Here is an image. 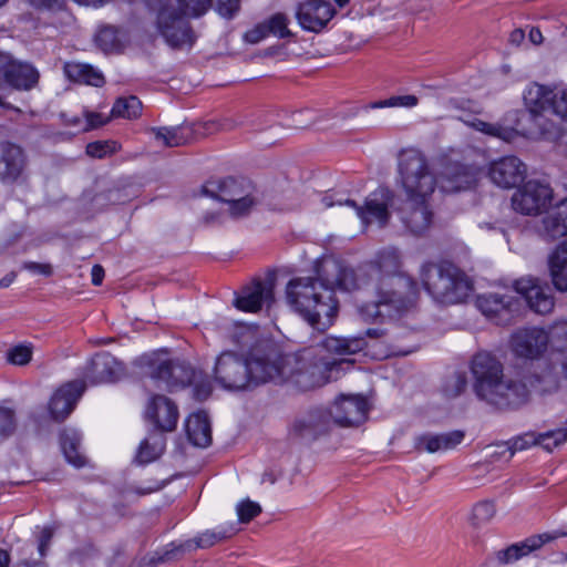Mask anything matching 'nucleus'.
Returning a JSON list of instances; mask_svg holds the SVG:
<instances>
[{"label": "nucleus", "mask_w": 567, "mask_h": 567, "mask_svg": "<svg viewBox=\"0 0 567 567\" xmlns=\"http://www.w3.org/2000/svg\"><path fill=\"white\" fill-rule=\"evenodd\" d=\"M359 287L355 272L333 257L316 262L315 276L291 278L286 286V302L312 328L328 329L338 312L334 291Z\"/></svg>", "instance_id": "f03ea898"}, {"label": "nucleus", "mask_w": 567, "mask_h": 567, "mask_svg": "<svg viewBox=\"0 0 567 567\" xmlns=\"http://www.w3.org/2000/svg\"><path fill=\"white\" fill-rule=\"evenodd\" d=\"M464 433L451 431L446 433H425L415 437V447L427 453L446 452L462 443Z\"/></svg>", "instance_id": "bb28decb"}, {"label": "nucleus", "mask_w": 567, "mask_h": 567, "mask_svg": "<svg viewBox=\"0 0 567 567\" xmlns=\"http://www.w3.org/2000/svg\"><path fill=\"white\" fill-rule=\"evenodd\" d=\"M274 301V285L269 281L257 280L243 288L235 298L234 306L245 312H257L262 306Z\"/></svg>", "instance_id": "412c9836"}, {"label": "nucleus", "mask_w": 567, "mask_h": 567, "mask_svg": "<svg viewBox=\"0 0 567 567\" xmlns=\"http://www.w3.org/2000/svg\"><path fill=\"white\" fill-rule=\"evenodd\" d=\"M267 35H269V32H268L267 25L264 21V22L257 24L251 30H248L245 33L244 38L247 42L255 44V43H258L261 40H264Z\"/></svg>", "instance_id": "864d4df0"}, {"label": "nucleus", "mask_w": 567, "mask_h": 567, "mask_svg": "<svg viewBox=\"0 0 567 567\" xmlns=\"http://www.w3.org/2000/svg\"><path fill=\"white\" fill-rule=\"evenodd\" d=\"M396 186L403 199H432L439 179L421 151L405 148L400 152Z\"/></svg>", "instance_id": "0eeeda50"}, {"label": "nucleus", "mask_w": 567, "mask_h": 567, "mask_svg": "<svg viewBox=\"0 0 567 567\" xmlns=\"http://www.w3.org/2000/svg\"><path fill=\"white\" fill-rule=\"evenodd\" d=\"M86 154L90 157L102 158L106 154V143L105 142H92L86 146Z\"/></svg>", "instance_id": "052dcab7"}, {"label": "nucleus", "mask_w": 567, "mask_h": 567, "mask_svg": "<svg viewBox=\"0 0 567 567\" xmlns=\"http://www.w3.org/2000/svg\"><path fill=\"white\" fill-rule=\"evenodd\" d=\"M238 10L239 0H216V11L224 18H233Z\"/></svg>", "instance_id": "603ef678"}, {"label": "nucleus", "mask_w": 567, "mask_h": 567, "mask_svg": "<svg viewBox=\"0 0 567 567\" xmlns=\"http://www.w3.org/2000/svg\"><path fill=\"white\" fill-rule=\"evenodd\" d=\"M269 34H274L278 38H286L290 35L288 29L289 19L284 13H275L268 20L265 21Z\"/></svg>", "instance_id": "37998d69"}, {"label": "nucleus", "mask_w": 567, "mask_h": 567, "mask_svg": "<svg viewBox=\"0 0 567 567\" xmlns=\"http://www.w3.org/2000/svg\"><path fill=\"white\" fill-rule=\"evenodd\" d=\"M420 278L427 293L441 303L463 302L473 291L468 276L449 261L423 264Z\"/></svg>", "instance_id": "423d86ee"}, {"label": "nucleus", "mask_w": 567, "mask_h": 567, "mask_svg": "<svg viewBox=\"0 0 567 567\" xmlns=\"http://www.w3.org/2000/svg\"><path fill=\"white\" fill-rule=\"evenodd\" d=\"M125 374V368L122 363L117 362L115 359L109 361V382H114L120 380Z\"/></svg>", "instance_id": "bf43d9fd"}, {"label": "nucleus", "mask_w": 567, "mask_h": 567, "mask_svg": "<svg viewBox=\"0 0 567 567\" xmlns=\"http://www.w3.org/2000/svg\"><path fill=\"white\" fill-rule=\"evenodd\" d=\"M142 363L147 368L150 379L158 389L173 391L193 385L194 396L198 401L206 400L212 393V384L202 372L195 371L185 362L171 360L164 351L144 355Z\"/></svg>", "instance_id": "39448f33"}, {"label": "nucleus", "mask_w": 567, "mask_h": 567, "mask_svg": "<svg viewBox=\"0 0 567 567\" xmlns=\"http://www.w3.org/2000/svg\"><path fill=\"white\" fill-rule=\"evenodd\" d=\"M553 284L559 291L567 290V241L561 243L549 257Z\"/></svg>", "instance_id": "2f4dec72"}, {"label": "nucleus", "mask_w": 567, "mask_h": 567, "mask_svg": "<svg viewBox=\"0 0 567 567\" xmlns=\"http://www.w3.org/2000/svg\"><path fill=\"white\" fill-rule=\"evenodd\" d=\"M153 491H154V488H152V487L135 488V489L131 488V489L127 491L126 498L131 499L134 495H136V496L147 495V494H151Z\"/></svg>", "instance_id": "774afa93"}, {"label": "nucleus", "mask_w": 567, "mask_h": 567, "mask_svg": "<svg viewBox=\"0 0 567 567\" xmlns=\"http://www.w3.org/2000/svg\"><path fill=\"white\" fill-rule=\"evenodd\" d=\"M553 198L551 188L539 182L529 181L512 197L516 212L524 215H536L545 210Z\"/></svg>", "instance_id": "f8f14e48"}, {"label": "nucleus", "mask_w": 567, "mask_h": 567, "mask_svg": "<svg viewBox=\"0 0 567 567\" xmlns=\"http://www.w3.org/2000/svg\"><path fill=\"white\" fill-rule=\"evenodd\" d=\"M399 215L404 226L414 235L426 231L433 220L431 199H403Z\"/></svg>", "instance_id": "aec40b11"}, {"label": "nucleus", "mask_w": 567, "mask_h": 567, "mask_svg": "<svg viewBox=\"0 0 567 567\" xmlns=\"http://www.w3.org/2000/svg\"><path fill=\"white\" fill-rule=\"evenodd\" d=\"M33 353V347L27 343H20L11 347L6 354L9 363L14 365H27Z\"/></svg>", "instance_id": "79ce46f5"}, {"label": "nucleus", "mask_w": 567, "mask_h": 567, "mask_svg": "<svg viewBox=\"0 0 567 567\" xmlns=\"http://www.w3.org/2000/svg\"><path fill=\"white\" fill-rule=\"evenodd\" d=\"M185 430L193 445L207 447L212 443L210 421L206 412L192 413L185 421Z\"/></svg>", "instance_id": "c85d7f7f"}, {"label": "nucleus", "mask_w": 567, "mask_h": 567, "mask_svg": "<svg viewBox=\"0 0 567 567\" xmlns=\"http://www.w3.org/2000/svg\"><path fill=\"white\" fill-rule=\"evenodd\" d=\"M473 389L477 398L499 409L519 408L534 392L528 378L530 372L514 380L504 375V364L489 351H480L471 360Z\"/></svg>", "instance_id": "20e7f679"}, {"label": "nucleus", "mask_w": 567, "mask_h": 567, "mask_svg": "<svg viewBox=\"0 0 567 567\" xmlns=\"http://www.w3.org/2000/svg\"><path fill=\"white\" fill-rule=\"evenodd\" d=\"M563 375L567 378V353L558 352L549 360L537 362L528 381L534 392L544 394L556 391Z\"/></svg>", "instance_id": "9b49d317"}, {"label": "nucleus", "mask_w": 567, "mask_h": 567, "mask_svg": "<svg viewBox=\"0 0 567 567\" xmlns=\"http://www.w3.org/2000/svg\"><path fill=\"white\" fill-rule=\"evenodd\" d=\"M538 445L544 450L551 452L567 441V429L559 427L537 434Z\"/></svg>", "instance_id": "a19ab883"}, {"label": "nucleus", "mask_w": 567, "mask_h": 567, "mask_svg": "<svg viewBox=\"0 0 567 567\" xmlns=\"http://www.w3.org/2000/svg\"><path fill=\"white\" fill-rule=\"evenodd\" d=\"M419 103V99L415 95L406 94V95H396L389 97V105L393 107H406L412 109L416 106Z\"/></svg>", "instance_id": "5fc2aeb1"}, {"label": "nucleus", "mask_w": 567, "mask_h": 567, "mask_svg": "<svg viewBox=\"0 0 567 567\" xmlns=\"http://www.w3.org/2000/svg\"><path fill=\"white\" fill-rule=\"evenodd\" d=\"M551 113L567 121V89H558L555 91Z\"/></svg>", "instance_id": "8fccbe9b"}, {"label": "nucleus", "mask_w": 567, "mask_h": 567, "mask_svg": "<svg viewBox=\"0 0 567 567\" xmlns=\"http://www.w3.org/2000/svg\"><path fill=\"white\" fill-rule=\"evenodd\" d=\"M202 190L204 195L227 205V212L234 218L246 216L256 203L252 197V187L245 179L228 177L209 181Z\"/></svg>", "instance_id": "9d476101"}, {"label": "nucleus", "mask_w": 567, "mask_h": 567, "mask_svg": "<svg viewBox=\"0 0 567 567\" xmlns=\"http://www.w3.org/2000/svg\"><path fill=\"white\" fill-rule=\"evenodd\" d=\"M81 434L74 429H64L60 435V444L66 461L81 467L85 463V457L80 452Z\"/></svg>", "instance_id": "72a5a7b5"}, {"label": "nucleus", "mask_w": 567, "mask_h": 567, "mask_svg": "<svg viewBox=\"0 0 567 567\" xmlns=\"http://www.w3.org/2000/svg\"><path fill=\"white\" fill-rule=\"evenodd\" d=\"M63 71L70 81L76 83L102 86L105 81L102 71L86 63L66 62Z\"/></svg>", "instance_id": "c756f323"}, {"label": "nucleus", "mask_w": 567, "mask_h": 567, "mask_svg": "<svg viewBox=\"0 0 567 567\" xmlns=\"http://www.w3.org/2000/svg\"><path fill=\"white\" fill-rule=\"evenodd\" d=\"M550 537L547 534L544 535H534L530 536L523 542L513 544L505 549L498 550L495 554V561L497 566L506 565L514 563L534 550L539 549L545 543H547Z\"/></svg>", "instance_id": "cd10ccee"}, {"label": "nucleus", "mask_w": 567, "mask_h": 567, "mask_svg": "<svg viewBox=\"0 0 567 567\" xmlns=\"http://www.w3.org/2000/svg\"><path fill=\"white\" fill-rule=\"evenodd\" d=\"M401 256L393 247L384 248L362 270L358 288L372 289L375 299L359 307L365 321L401 316L415 307L419 290L416 282L401 271Z\"/></svg>", "instance_id": "7ed1b4c3"}, {"label": "nucleus", "mask_w": 567, "mask_h": 567, "mask_svg": "<svg viewBox=\"0 0 567 567\" xmlns=\"http://www.w3.org/2000/svg\"><path fill=\"white\" fill-rule=\"evenodd\" d=\"M544 234L551 238L567 235V197L558 202L543 219Z\"/></svg>", "instance_id": "7c9ffc66"}, {"label": "nucleus", "mask_w": 567, "mask_h": 567, "mask_svg": "<svg viewBox=\"0 0 567 567\" xmlns=\"http://www.w3.org/2000/svg\"><path fill=\"white\" fill-rule=\"evenodd\" d=\"M533 445H538L537 433L527 432L511 440L506 451L509 453V457H512L515 452L526 450Z\"/></svg>", "instance_id": "c03bdc74"}, {"label": "nucleus", "mask_w": 567, "mask_h": 567, "mask_svg": "<svg viewBox=\"0 0 567 567\" xmlns=\"http://www.w3.org/2000/svg\"><path fill=\"white\" fill-rule=\"evenodd\" d=\"M496 513L493 502L483 501L477 503L473 508V519L476 524H484L489 522Z\"/></svg>", "instance_id": "49530a36"}, {"label": "nucleus", "mask_w": 567, "mask_h": 567, "mask_svg": "<svg viewBox=\"0 0 567 567\" xmlns=\"http://www.w3.org/2000/svg\"><path fill=\"white\" fill-rule=\"evenodd\" d=\"M178 9L173 4H163L157 13V30L165 42L174 48H190L196 35L192 30L187 17L203 16L210 7V0H177Z\"/></svg>", "instance_id": "6e6552de"}, {"label": "nucleus", "mask_w": 567, "mask_h": 567, "mask_svg": "<svg viewBox=\"0 0 567 567\" xmlns=\"http://www.w3.org/2000/svg\"><path fill=\"white\" fill-rule=\"evenodd\" d=\"M86 389L84 380L62 384L51 396L48 409L54 422H63L75 409Z\"/></svg>", "instance_id": "4468645a"}, {"label": "nucleus", "mask_w": 567, "mask_h": 567, "mask_svg": "<svg viewBox=\"0 0 567 567\" xmlns=\"http://www.w3.org/2000/svg\"><path fill=\"white\" fill-rule=\"evenodd\" d=\"M39 81V72L27 62L14 60L12 74L9 75L8 86L17 90H31Z\"/></svg>", "instance_id": "473e14b6"}, {"label": "nucleus", "mask_w": 567, "mask_h": 567, "mask_svg": "<svg viewBox=\"0 0 567 567\" xmlns=\"http://www.w3.org/2000/svg\"><path fill=\"white\" fill-rule=\"evenodd\" d=\"M364 347L365 340L362 337L329 336L320 343L297 353L270 351L246 360L236 352L224 351L216 359L214 379L229 391L250 389L266 382H291L300 390H308L338 379L340 368L351 363L330 355H352Z\"/></svg>", "instance_id": "f257e3e1"}, {"label": "nucleus", "mask_w": 567, "mask_h": 567, "mask_svg": "<svg viewBox=\"0 0 567 567\" xmlns=\"http://www.w3.org/2000/svg\"><path fill=\"white\" fill-rule=\"evenodd\" d=\"M330 414L327 409L317 408L298 416L291 424L289 434L293 439L312 442L327 434L331 429Z\"/></svg>", "instance_id": "ddd939ff"}, {"label": "nucleus", "mask_w": 567, "mask_h": 567, "mask_svg": "<svg viewBox=\"0 0 567 567\" xmlns=\"http://www.w3.org/2000/svg\"><path fill=\"white\" fill-rule=\"evenodd\" d=\"M391 200L392 192L384 187L372 192L367 197L364 206H359L354 200L337 192H328L321 198L324 208L333 206H347L352 208L365 226L373 223H377L379 226H384L390 218L389 205Z\"/></svg>", "instance_id": "1a4fd4ad"}, {"label": "nucleus", "mask_w": 567, "mask_h": 567, "mask_svg": "<svg viewBox=\"0 0 567 567\" xmlns=\"http://www.w3.org/2000/svg\"><path fill=\"white\" fill-rule=\"evenodd\" d=\"M514 288L536 313L546 315L553 310L555 302L550 290L539 286L535 279H517L514 282Z\"/></svg>", "instance_id": "4be33fe9"}, {"label": "nucleus", "mask_w": 567, "mask_h": 567, "mask_svg": "<svg viewBox=\"0 0 567 567\" xmlns=\"http://www.w3.org/2000/svg\"><path fill=\"white\" fill-rule=\"evenodd\" d=\"M556 87L538 83L529 84L524 91V103L530 117L538 122L539 117L551 112ZM540 127V123H537Z\"/></svg>", "instance_id": "b1692460"}, {"label": "nucleus", "mask_w": 567, "mask_h": 567, "mask_svg": "<svg viewBox=\"0 0 567 567\" xmlns=\"http://www.w3.org/2000/svg\"><path fill=\"white\" fill-rule=\"evenodd\" d=\"M154 138L166 147H176L189 142L190 130L185 126L151 128Z\"/></svg>", "instance_id": "c9c22d12"}, {"label": "nucleus", "mask_w": 567, "mask_h": 567, "mask_svg": "<svg viewBox=\"0 0 567 567\" xmlns=\"http://www.w3.org/2000/svg\"><path fill=\"white\" fill-rule=\"evenodd\" d=\"M475 182L474 168L460 163H451L444 167L439 185L442 192L454 193L472 187Z\"/></svg>", "instance_id": "393cba45"}, {"label": "nucleus", "mask_w": 567, "mask_h": 567, "mask_svg": "<svg viewBox=\"0 0 567 567\" xmlns=\"http://www.w3.org/2000/svg\"><path fill=\"white\" fill-rule=\"evenodd\" d=\"M488 176L502 188H514L526 176L525 164L516 156H504L489 163Z\"/></svg>", "instance_id": "6ab92c4d"}, {"label": "nucleus", "mask_w": 567, "mask_h": 567, "mask_svg": "<svg viewBox=\"0 0 567 567\" xmlns=\"http://www.w3.org/2000/svg\"><path fill=\"white\" fill-rule=\"evenodd\" d=\"M336 10L327 0H305L296 10L300 27L307 31L319 32L334 17Z\"/></svg>", "instance_id": "f3484780"}, {"label": "nucleus", "mask_w": 567, "mask_h": 567, "mask_svg": "<svg viewBox=\"0 0 567 567\" xmlns=\"http://www.w3.org/2000/svg\"><path fill=\"white\" fill-rule=\"evenodd\" d=\"M548 333L540 328H523L513 332L509 346L515 355L535 359L547 348Z\"/></svg>", "instance_id": "dca6fc26"}, {"label": "nucleus", "mask_w": 567, "mask_h": 567, "mask_svg": "<svg viewBox=\"0 0 567 567\" xmlns=\"http://www.w3.org/2000/svg\"><path fill=\"white\" fill-rule=\"evenodd\" d=\"M517 300L508 295L485 292L476 297L477 309L496 324H506L512 319Z\"/></svg>", "instance_id": "a211bd4d"}, {"label": "nucleus", "mask_w": 567, "mask_h": 567, "mask_svg": "<svg viewBox=\"0 0 567 567\" xmlns=\"http://www.w3.org/2000/svg\"><path fill=\"white\" fill-rule=\"evenodd\" d=\"M452 385H453V390H450L449 388H446V390H445L446 395L456 396V395L461 394L466 386L465 377L462 374L454 375V378L452 379Z\"/></svg>", "instance_id": "680f3d73"}, {"label": "nucleus", "mask_w": 567, "mask_h": 567, "mask_svg": "<svg viewBox=\"0 0 567 567\" xmlns=\"http://www.w3.org/2000/svg\"><path fill=\"white\" fill-rule=\"evenodd\" d=\"M332 424L355 426L363 423L368 415V402L360 395H342L328 410Z\"/></svg>", "instance_id": "2eb2a0df"}, {"label": "nucleus", "mask_w": 567, "mask_h": 567, "mask_svg": "<svg viewBox=\"0 0 567 567\" xmlns=\"http://www.w3.org/2000/svg\"><path fill=\"white\" fill-rule=\"evenodd\" d=\"M16 426L14 411L8 408H0V441L12 435Z\"/></svg>", "instance_id": "a18cd8bd"}, {"label": "nucleus", "mask_w": 567, "mask_h": 567, "mask_svg": "<svg viewBox=\"0 0 567 567\" xmlns=\"http://www.w3.org/2000/svg\"><path fill=\"white\" fill-rule=\"evenodd\" d=\"M104 278V268L96 265L92 268V282L95 286H100Z\"/></svg>", "instance_id": "0e129e2a"}, {"label": "nucleus", "mask_w": 567, "mask_h": 567, "mask_svg": "<svg viewBox=\"0 0 567 567\" xmlns=\"http://www.w3.org/2000/svg\"><path fill=\"white\" fill-rule=\"evenodd\" d=\"M524 38H525V33H524V31H523V30H520V29H516V30H514V31L511 33V35H509V41H511V43L518 45V44H520V43H522V41L524 40Z\"/></svg>", "instance_id": "69168bd1"}, {"label": "nucleus", "mask_w": 567, "mask_h": 567, "mask_svg": "<svg viewBox=\"0 0 567 567\" xmlns=\"http://www.w3.org/2000/svg\"><path fill=\"white\" fill-rule=\"evenodd\" d=\"M146 416L156 429L171 432L178 421V408L169 398L161 394L153 395L146 406Z\"/></svg>", "instance_id": "5701e85b"}, {"label": "nucleus", "mask_w": 567, "mask_h": 567, "mask_svg": "<svg viewBox=\"0 0 567 567\" xmlns=\"http://www.w3.org/2000/svg\"><path fill=\"white\" fill-rule=\"evenodd\" d=\"M143 110L142 102L135 95L120 96L113 103L110 117L136 120L141 116Z\"/></svg>", "instance_id": "f704fd0d"}, {"label": "nucleus", "mask_w": 567, "mask_h": 567, "mask_svg": "<svg viewBox=\"0 0 567 567\" xmlns=\"http://www.w3.org/2000/svg\"><path fill=\"white\" fill-rule=\"evenodd\" d=\"M553 339L564 341V348H567V321L557 322L550 331Z\"/></svg>", "instance_id": "e2e57ef3"}, {"label": "nucleus", "mask_w": 567, "mask_h": 567, "mask_svg": "<svg viewBox=\"0 0 567 567\" xmlns=\"http://www.w3.org/2000/svg\"><path fill=\"white\" fill-rule=\"evenodd\" d=\"M106 375V355L104 353H95L84 367L83 377L91 383H101Z\"/></svg>", "instance_id": "58836bf2"}, {"label": "nucleus", "mask_w": 567, "mask_h": 567, "mask_svg": "<svg viewBox=\"0 0 567 567\" xmlns=\"http://www.w3.org/2000/svg\"><path fill=\"white\" fill-rule=\"evenodd\" d=\"M471 125L478 132L508 143L513 142L519 134L518 128L504 126L498 123H488L482 120H474Z\"/></svg>", "instance_id": "4c0bfd02"}, {"label": "nucleus", "mask_w": 567, "mask_h": 567, "mask_svg": "<svg viewBox=\"0 0 567 567\" xmlns=\"http://www.w3.org/2000/svg\"><path fill=\"white\" fill-rule=\"evenodd\" d=\"M53 534H54V530L51 527H44L41 530V534L39 536V546H38V550L41 556H45V554L50 547Z\"/></svg>", "instance_id": "4d7b16f0"}, {"label": "nucleus", "mask_w": 567, "mask_h": 567, "mask_svg": "<svg viewBox=\"0 0 567 567\" xmlns=\"http://www.w3.org/2000/svg\"><path fill=\"white\" fill-rule=\"evenodd\" d=\"M25 167V157L21 147L6 143L1 146L0 179L7 183L16 182Z\"/></svg>", "instance_id": "a878e982"}, {"label": "nucleus", "mask_w": 567, "mask_h": 567, "mask_svg": "<svg viewBox=\"0 0 567 567\" xmlns=\"http://www.w3.org/2000/svg\"><path fill=\"white\" fill-rule=\"evenodd\" d=\"M137 195V190L132 185L123 187H113L109 190V203L125 204Z\"/></svg>", "instance_id": "de8ad7c7"}, {"label": "nucleus", "mask_w": 567, "mask_h": 567, "mask_svg": "<svg viewBox=\"0 0 567 567\" xmlns=\"http://www.w3.org/2000/svg\"><path fill=\"white\" fill-rule=\"evenodd\" d=\"M235 534V529L233 527L224 528L219 527L213 530H206L199 534L195 538V547L197 548H208L214 546L215 544L230 537Z\"/></svg>", "instance_id": "ea45409f"}, {"label": "nucleus", "mask_w": 567, "mask_h": 567, "mask_svg": "<svg viewBox=\"0 0 567 567\" xmlns=\"http://www.w3.org/2000/svg\"><path fill=\"white\" fill-rule=\"evenodd\" d=\"M165 449V439L161 434H151L141 442L136 461L140 464H147L158 458Z\"/></svg>", "instance_id": "e433bc0d"}, {"label": "nucleus", "mask_w": 567, "mask_h": 567, "mask_svg": "<svg viewBox=\"0 0 567 567\" xmlns=\"http://www.w3.org/2000/svg\"><path fill=\"white\" fill-rule=\"evenodd\" d=\"M529 40L534 44H540L543 42V34L538 28H532L529 31Z\"/></svg>", "instance_id": "338daca9"}, {"label": "nucleus", "mask_w": 567, "mask_h": 567, "mask_svg": "<svg viewBox=\"0 0 567 567\" xmlns=\"http://www.w3.org/2000/svg\"><path fill=\"white\" fill-rule=\"evenodd\" d=\"M236 511L239 522L248 523L261 512V507L258 503L246 499L237 505Z\"/></svg>", "instance_id": "09e8293b"}, {"label": "nucleus", "mask_w": 567, "mask_h": 567, "mask_svg": "<svg viewBox=\"0 0 567 567\" xmlns=\"http://www.w3.org/2000/svg\"><path fill=\"white\" fill-rule=\"evenodd\" d=\"M127 42V35L124 31L109 25V53L121 52Z\"/></svg>", "instance_id": "3c124183"}, {"label": "nucleus", "mask_w": 567, "mask_h": 567, "mask_svg": "<svg viewBox=\"0 0 567 567\" xmlns=\"http://www.w3.org/2000/svg\"><path fill=\"white\" fill-rule=\"evenodd\" d=\"M22 268L33 274L43 275L47 277L52 275V267L50 264L27 261L22 265Z\"/></svg>", "instance_id": "13d9d810"}, {"label": "nucleus", "mask_w": 567, "mask_h": 567, "mask_svg": "<svg viewBox=\"0 0 567 567\" xmlns=\"http://www.w3.org/2000/svg\"><path fill=\"white\" fill-rule=\"evenodd\" d=\"M103 123H104V120H103L102 114L86 111L84 113L83 126H82L81 131L87 132L90 130H94V128L101 126Z\"/></svg>", "instance_id": "6e6d98bb"}]
</instances>
